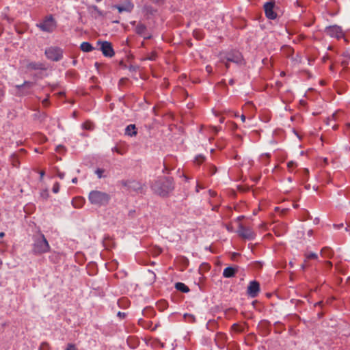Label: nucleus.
<instances>
[{
	"label": "nucleus",
	"instance_id": "nucleus-9",
	"mask_svg": "<svg viewBox=\"0 0 350 350\" xmlns=\"http://www.w3.org/2000/svg\"><path fill=\"white\" fill-rule=\"evenodd\" d=\"M263 7H264L265 16L267 18H268L269 19H271V20L276 18L277 14L274 12V7H275L274 2H272V1L266 2L264 4Z\"/></svg>",
	"mask_w": 350,
	"mask_h": 350
},
{
	"label": "nucleus",
	"instance_id": "nucleus-38",
	"mask_svg": "<svg viewBox=\"0 0 350 350\" xmlns=\"http://www.w3.org/2000/svg\"><path fill=\"white\" fill-rule=\"evenodd\" d=\"M42 103L44 106L46 107L49 103V99L47 98H44V100H42Z\"/></svg>",
	"mask_w": 350,
	"mask_h": 350
},
{
	"label": "nucleus",
	"instance_id": "nucleus-51",
	"mask_svg": "<svg viewBox=\"0 0 350 350\" xmlns=\"http://www.w3.org/2000/svg\"><path fill=\"white\" fill-rule=\"evenodd\" d=\"M304 171H305L306 174H308L309 173V171H308V169H305Z\"/></svg>",
	"mask_w": 350,
	"mask_h": 350
},
{
	"label": "nucleus",
	"instance_id": "nucleus-55",
	"mask_svg": "<svg viewBox=\"0 0 350 350\" xmlns=\"http://www.w3.org/2000/svg\"><path fill=\"white\" fill-rule=\"evenodd\" d=\"M293 206H294V208H297L298 205L297 204H294Z\"/></svg>",
	"mask_w": 350,
	"mask_h": 350
},
{
	"label": "nucleus",
	"instance_id": "nucleus-28",
	"mask_svg": "<svg viewBox=\"0 0 350 350\" xmlns=\"http://www.w3.org/2000/svg\"><path fill=\"white\" fill-rule=\"evenodd\" d=\"M232 328L233 330L237 332H241L243 330V327L237 323L233 324Z\"/></svg>",
	"mask_w": 350,
	"mask_h": 350
},
{
	"label": "nucleus",
	"instance_id": "nucleus-3",
	"mask_svg": "<svg viewBox=\"0 0 350 350\" xmlns=\"http://www.w3.org/2000/svg\"><path fill=\"white\" fill-rule=\"evenodd\" d=\"M50 245L43 234L35 235L33 237V252L35 254L48 252Z\"/></svg>",
	"mask_w": 350,
	"mask_h": 350
},
{
	"label": "nucleus",
	"instance_id": "nucleus-5",
	"mask_svg": "<svg viewBox=\"0 0 350 350\" xmlns=\"http://www.w3.org/2000/svg\"><path fill=\"white\" fill-rule=\"evenodd\" d=\"M36 26L44 32L52 33L56 29L57 25L55 19L50 14L46 16Z\"/></svg>",
	"mask_w": 350,
	"mask_h": 350
},
{
	"label": "nucleus",
	"instance_id": "nucleus-36",
	"mask_svg": "<svg viewBox=\"0 0 350 350\" xmlns=\"http://www.w3.org/2000/svg\"><path fill=\"white\" fill-rule=\"evenodd\" d=\"M212 70H213V68L211 67V66L210 65H208L206 66V71L208 72V73H211L212 72Z\"/></svg>",
	"mask_w": 350,
	"mask_h": 350
},
{
	"label": "nucleus",
	"instance_id": "nucleus-25",
	"mask_svg": "<svg viewBox=\"0 0 350 350\" xmlns=\"http://www.w3.org/2000/svg\"><path fill=\"white\" fill-rule=\"evenodd\" d=\"M184 317L188 322H194L196 321L194 315L191 314H185Z\"/></svg>",
	"mask_w": 350,
	"mask_h": 350
},
{
	"label": "nucleus",
	"instance_id": "nucleus-32",
	"mask_svg": "<svg viewBox=\"0 0 350 350\" xmlns=\"http://www.w3.org/2000/svg\"><path fill=\"white\" fill-rule=\"evenodd\" d=\"M210 129L215 134H217L221 130V127L220 126L217 127V126H211Z\"/></svg>",
	"mask_w": 350,
	"mask_h": 350
},
{
	"label": "nucleus",
	"instance_id": "nucleus-53",
	"mask_svg": "<svg viewBox=\"0 0 350 350\" xmlns=\"http://www.w3.org/2000/svg\"><path fill=\"white\" fill-rule=\"evenodd\" d=\"M301 267H302L303 269H305L306 265L305 264L302 265Z\"/></svg>",
	"mask_w": 350,
	"mask_h": 350
},
{
	"label": "nucleus",
	"instance_id": "nucleus-16",
	"mask_svg": "<svg viewBox=\"0 0 350 350\" xmlns=\"http://www.w3.org/2000/svg\"><path fill=\"white\" fill-rule=\"evenodd\" d=\"M237 272L236 268L232 267H228L224 269L223 276L226 278L234 277Z\"/></svg>",
	"mask_w": 350,
	"mask_h": 350
},
{
	"label": "nucleus",
	"instance_id": "nucleus-4",
	"mask_svg": "<svg viewBox=\"0 0 350 350\" xmlns=\"http://www.w3.org/2000/svg\"><path fill=\"white\" fill-rule=\"evenodd\" d=\"M242 60L243 57L241 53L238 51L230 52L227 53H221L219 55L220 62L224 64L227 70L230 67V62L241 64Z\"/></svg>",
	"mask_w": 350,
	"mask_h": 350
},
{
	"label": "nucleus",
	"instance_id": "nucleus-57",
	"mask_svg": "<svg viewBox=\"0 0 350 350\" xmlns=\"http://www.w3.org/2000/svg\"><path fill=\"white\" fill-rule=\"evenodd\" d=\"M146 311H151V309H146Z\"/></svg>",
	"mask_w": 350,
	"mask_h": 350
},
{
	"label": "nucleus",
	"instance_id": "nucleus-10",
	"mask_svg": "<svg viewBox=\"0 0 350 350\" xmlns=\"http://www.w3.org/2000/svg\"><path fill=\"white\" fill-rule=\"evenodd\" d=\"M260 292V284L256 281H251L247 286V293L252 298L256 297Z\"/></svg>",
	"mask_w": 350,
	"mask_h": 350
},
{
	"label": "nucleus",
	"instance_id": "nucleus-48",
	"mask_svg": "<svg viewBox=\"0 0 350 350\" xmlns=\"http://www.w3.org/2000/svg\"><path fill=\"white\" fill-rule=\"evenodd\" d=\"M114 149L116 150V151L118 153H119V154H122V152H120V150H119L117 148H114Z\"/></svg>",
	"mask_w": 350,
	"mask_h": 350
},
{
	"label": "nucleus",
	"instance_id": "nucleus-40",
	"mask_svg": "<svg viewBox=\"0 0 350 350\" xmlns=\"http://www.w3.org/2000/svg\"><path fill=\"white\" fill-rule=\"evenodd\" d=\"M57 176L59 178L63 179L64 178V173L58 172Z\"/></svg>",
	"mask_w": 350,
	"mask_h": 350
},
{
	"label": "nucleus",
	"instance_id": "nucleus-15",
	"mask_svg": "<svg viewBox=\"0 0 350 350\" xmlns=\"http://www.w3.org/2000/svg\"><path fill=\"white\" fill-rule=\"evenodd\" d=\"M227 338L228 337L224 333L217 332L215 335V340L217 346L221 347L225 345Z\"/></svg>",
	"mask_w": 350,
	"mask_h": 350
},
{
	"label": "nucleus",
	"instance_id": "nucleus-20",
	"mask_svg": "<svg viewBox=\"0 0 350 350\" xmlns=\"http://www.w3.org/2000/svg\"><path fill=\"white\" fill-rule=\"evenodd\" d=\"M175 287L177 290H178L183 293H187L189 291V287L187 286H186L184 283H182V282L176 283Z\"/></svg>",
	"mask_w": 350,
	"mask_h": 350
},
{
	"label": "nucleus",
	"instance_id": "nucleus-56",
	"mask_svg": "<svg viewBox=\"0 0 350 350\" xmlns=\"http://www.w3.org/2000/svg\"><path fill=\"white\" fill-rule=\"evenodd\" d=\"M230 84H233V81H232V80H230Z\"/></svg>",
	"mask_w": 350,
	"mask_h": 350
},
{
	"label": "nucleus",
	"instance_id": "nucleus-59",
	"mask_svg": "<svg viewBox=\"0 0 350 350\" xmlns=\"http://www.w3.org/2000/svg\"><path fill=\"white\" fill-rule=\"evenodd\" d=\"M44 345H47L45 343H42V346H44Z\"/></svg>",
	"mask_w": 350,
	"mask_h": 350
},
{
	"label": "nucleus",
	"instance_id": "nucleus-19",
	"mask_svg": "<svg viewBox=\"0 0 350 350\" xmlns=\"http://www.w3.org/2000/svg\"><path fill=\"white\" fill-rule=\"evenodd\" d=\"M80 49L83 52H90L93 51L94 47L92 46V44L88 42H83L81 44Z\"/></svg>",
	"mask_w": 350,
	"mask_h": 350
},
{
	"label": "nucleus",
	"instance_id": "nucleus-47",
	"mask_svg": "<svg viewBox=\"0 0 350 350\" xmlns=\"http://www.w3.org/2000/svg\"><path fill=\"white\" fill-rule=\"evenodd\" d=\"M72 183H75V184L77 183V178H73L72 179Z\"/></svg>",
	"mask_w": 350,
	"mask_h": 350
},
{
	"label": "nucleus",
	"instance_id": "nucleus-8",
	"mask_svg": "<svg viewBox=\"0 0 350 350\" xmlns=\"http://www.w3.org/2000/svg\"><path fill=\"white\" fill-rule=\"evenodd\" d=\"M325 31L328 36L337 39H340L345 36L342 28L338 25L329 26L325 29Z\"/></svg>",
	"mask_w": 350,
	"mask_h": 350
},
{
	"label": "nucleus",
	"instance_id": "nucleus-14",
	"mask_svg": "<svg viewBox=\"0 0 350 350\" xmlns=\"http://www.w3.org/2000/svg\"><path fill=\"white\" fill-rule=\"evenodd\" d=\"M114 8L117 9L120 13L123 12H131L133 9L134 5L132 3L128 2L124 5H114Z\"/></svg>",
	"mask_w": 350,
	"mask_h": 350
},
{
	"label": "nucleus",
	"instance_id": "nucleus-7",
	"mask_svg": "<svg viewBox=\"0 0 350 350\" xmlns=\"http://www.w3.org/2000/svg\"><path fill=\"white\" fill-rule=\"evenodd\" d=\"M97 44L100 46V49L105 57H111L115 53L111 42L107 41H98Z\"/></svg>",
	"mask_w": 350,
	"mask_h": 350
},
{
	"label": "nucleus",
	"instance_id": "nucleus-12",
	"mask_svg": "<svg viewBox=\"0 0 350 350\" xmlns=\"http://www.w3.org/2000/svg\"><path fill=\"white\" fill-rule=\"evenodd\" d=\"M124 185L126 186L129 189L135 191L136 192L142 193L144 185L135 180H127L124 183Z\"/></svg>",
	"mask_w": 350,
	"mask_h": 350
},
{
	"label": "nucleus",
	"instance_id": "nucleus-60",
	"mask_svg": "<svg viewBox=\"0 0 350 350\" xmlns=\"http://www.w3.org/2000/svg\"><path fill=\"white\" fill-rule=\"evenodd\" d=\"M97 2H100L102 0H96Z\"/></svg>",
	"mask_w": 350,
	"mask_h": 350
},
{
	"label": "nucleus",
	"instance_id": "nucleus-42",
	"mask_svg": "<svg viewBox=\"0 0 350 350\" xmlns=\"http://www.w3.org/2000/svg\"><path fill=\"white\" fill-rule=\"evenodd\" d=\"M325 265L328 268H331L332 267V263L330 261H326Z\"/></svg>",
	"mask_w": 350,
	"mask_h": 350
},
{
	"label": "nucleus",
	"instance_id": "nucleus-27",
	"mask_svg": "<svg viewBox=\"0 0 350 350\" xmlns=\"http://www.w3.org/2000/svg\"><path fill=\"white\" fill-rule=\"evenodd\" d=\"M83 126L87 130H92L94 128V125L91 122H85Z\"/></svg>",
	"mask_w": 350,
	"mask_h": 350
},
{
	"label": "nucleus",
	"instance_id": "nucleus-46",
	"mask_svg": "<svg viewBox=\"0 0 350 350\" xmlns=\"http://www.w3.org/2000/svg\"><path fill=\"white\" fill-rule=\"evenodd\" d=\"M241 119L242 122H244L245 121V115H243V114L241 115Z\"/></svg>",
	"mask_w": 350,
	"mask_h": 350
},
{
	"label": "nucleus",
	"instance_id": "nucleus-22",
	"mask_svg": "<svg viewBox=\"0 0 350 350\" xmlns=\"http://www.w3.org/2000/svg\"><path fill=\"white\" fill-rule=\"evenodd\" d=\"M91 9H92V12H94L96 14V16H105V13L103 11L100 10L96 5L91 6Z\"/></svg>",
	"mask_w": 350,
	"mask_h": 350
},
{
	"label": "nucleus",
	"instance_id": "nucleus-49",
	"mask_svg": "<svg viewBox=\"0 0 350 350\" xmlns=\"http://www.w3.org/2000/svg\"><path fill=\"white\" fill-rule=\"evenodd\" d=\"M4 236H5V233L3 232H0V237L3 238V237H4Z\"/></svg>",
	"mask_w": 350,
	"mask_h": 350
},
{
	"label": "nucleus",
	"instance_id": "nucleus-58",
	"mask_svg": "<svg viewBox=\"0 0 350 350\" xmlns=\"http://www.w3.org/2000/svg\"><path fill=\"white\" fill-rule=\"evenodd\" d=\"M321 304V302H318L316 304V305H319Z\"/></svg>",
	"mask_w": 350,
	"mask_h": 350
},
{
	"label": "nucleus",
	"instance_id": "nucleus-30",
	"mask_svg": "<svg viewBox=\"0 0 350 350\" xmlns=\"http://www.w3.org/2000/svg\"><path fill=\"white\" fill-rule=\"evenodd\" d=\"M59 188H60L59 183L57 182L55 183V184L53 186V189H52L53 192L54 193H57L59 191Z\"/></svg>",
	"mask_w": 350,
	"mask_h": 350
},
{
	"label": "nucleus",
	"instance_id": "nucleus-29",
	"mask_svg": "<svg viewBox=\"0 0 350 350\" xmlns=\"http://www.w3.org/2000/svg\"><path fill=\"white\" fill-rule=\"evenodd\" d=\"M156 57H157V53L153 51L147 55L146 59L152 61V60H155Z\"/></svg>",
	"mask_w": 350,
	"mask_h": 350
},
{
	"label": "nucleus",
	"instance_id": "nucleus-13",
	"mask_svg": "<svg viewBox=\"0 0 350 350\" xmlns=\"http://www.w3.org/2000/svg\"><path fill=\"white\" fill-rule=\"evenodd\" d=\"M146 27L142 23H138L135 27V32L143 36L144 39H150L151 38L150 35H148L146 33Z\"/></svg>",
	"mask_w": 350,
	"mask_h": 350
},
{
	"label": "nucleus",
	"instance_id": "nucleus-26",
	"mask_svg": "<svg viewBox=\"0 0 350 350\" xmlns=\"http://www.w3.org/2000/svg\"><path fill=\"white\" fill-rule=\"evenodd\" d=\"M204 161V157L201 154L196 156L195 158V162L196 163H198V165L202 163Z\"/></svg>",
	"mask_w": 350,
	"mask_h": 350
},
{
	"label": "nucleus",
	"instance_id": "nucleus-35",
	"mask_svg": "<svg viewBox=\"0 0 350 350\" xmlns=\"http://www.w3.org/2000/svg\"><path fill=\"white\" fill-rule=\"evenodd\" d=\"M29 67L33 69H38V68H39V67L37 66V64L36 63H31V64H29Z\"/></svg>",
	"mask_w": 350,
	"mask_h": 350
},
{
	"label": "nucleus",
	"instance_id": "nucleus-24",
	"mask_svg": "<svg viewBox=\"0 0 350 350\" xmlns=\"http://www.w3.org/2000/svg\"><path fill=\"white\" fill-rule=\"evenodd\" d=\"M305 256H306V260L317 259V258H318L317 254L316 253H314V252H310V253H308V254H306Z\"/></svg>",
	"mask_w": 350,
	"mask_h": 350
},
{
	"label": "nucleus",
	"instance_id": "nucleus-37",
	"mask_svg": "<svg viewBox=\"0 0 350 350\" xmlns=\"http://www.w3.org/2000/svg\"><path fill=\"white\" fill-rule=\"evenodd\" d=\"M151 1L154 3L161 4L164 2V0H151Z\"/></svg>",
	"mask_w": 350,
	"mask_h": 350
},
{
	"label": "nucleus",
	"instance_id": "nucleus-52",
	"mask_svg": "<svg viewBox=\"0 0 350 350\" xmlns=\"http://www.w3.org/2000/svg\"><path fill=\"white\" fill-rule=\"evenodd\" d=\"M196 191H197V192H198V191H199V185H197Z\"/></svg>",
	"mask_w": 350,
	"mask_h": 350
},
{
	"label": "nucleus",
	"instance_id": "nucleus-39",
	"mask_svg": "<svg viewBox=\"0 0 350 350\" xmlns=\"http://www.w3.org/2000/svg\"><path fill=\"white\" fill-rule=\"evenodd\" d=\"M295 165V162H293V161H289V162L288 163V165H288V168H291V167H293Z\"/></svg>",
	"mask_w": 350,
	"mask_h": 350
},
{
	"label": "nucleus",
	"instance_id": "nucleus-43",
	"mask_svg": "<svg viewBox=\"0 0 350 350\" xmlns=\"http://www.w3.org/2000/svg\"><path fill=\"white\" fill-rule=\"evenodd\" d=\"M211 170H212L211 171V174L213 175V174H214L216 172L217 170H216V167L215 166H213Z\"/></svg>",
	"mask_w": 350,
	"mask_h": 350
},
{
	"label": "nucleus",
	"instance_id": "nucleus-33",
	"mask_svg": "<svg viewBox=\"0 0 350 350\" xmlns=\"http://www.w3.org/2000/svg\"><path fill=\"white\" fill-rule=\"evenodd\" d=\"M103 172L104 171L102 169H97L95 172L97 174L98 177L99 178H100L102 177V174H103Z\"/></svg>",
	"mask_w": 350,
	"mask_h": 350
},
{
	"label": "nucleus",
	"instance_id": "nucleus-54",
	"mask_svg": "<svg viewBox=\"0 0 350 350\" xmlns=\"http://www.w3.org/2000/svg\"><path fill=\"white\" fill-rule=\"evenodd\" d=\"M347 126L348 128H350V123L347 124Z\"/></svg>",
	"mask_w": 350,
	"mask_h": 350
},
{
	"label": "nucleus",
	"instance_id": "nucleus-41",
	"mask_svg": "<svg viewBox=\"0 0 350 350\" xmlns=\"http://www.w3.org/2000/svg\"><path fill=\"white\" fill-rule=\"evenodd\" d=\"M118 316L120 318H124L126 316V314L124 312H118Z\"/></svg>",
	"mask_w": 350,
	"mask_h": 350
},
{
	"label": "nucleus",
	"instance_id": "nucleus-44",
	"mask_svg": "<svg viewBox=\"0 0 350 350\" xmlns=\"http://www.w3.org/2000/svg\"><path fill=\"white\" fill-rule=\"evenodd\" d=\"M40 180H42L44 176V171H40Z\"/></svg>",
	"mask_w": 350,
	"mask_h": 350
},
{
	"label": "nucleus",
	"instance_id": "nucleus-11",
	"mask_svg": "<svg viewBox=\"0 0 350 350\" xmlns=\"http://www.w3.org/2000/svg\"><path fill=\"white\" fill-rule=\"evenodd\" d=\"M238 232L239 236L246 239L252 240L255 237V233L251 228L243 226H240Z\"/></svg>",
	"mask_w": 350,
	"mask_h": 350
},
{
	"label": "nucleus",
	"instance_id": "nucleus-21",
	"mask_svg": "<svg viewBox=\"0 0 350 350\" xmlns=\"http://www.w3.org/2000/svg\"><path fill=\"white\" fill-rule=\"evenodd\" d=\"M321 255L325 257H330L332 255V250L329 247H324L321 251Z\"/></svg>",
	"mask_w": 350,
	"mask_h": 350
},
{
	"label": "nucleus",
	"instance_id": "nucleus-31",
	"mask_svg": "<svg viewBox=\"0 0 350 350\" xmlns=\"http://www.w3.org/2000/svg\"><path fill=\"white\" fill-rule=\"evenodd\" d=\"M49 191L48 189H44L40 192V196L44 199H47L49 198Z\"/></svg>",
	"mask_w": 350,
	"mask_h": 350
},
{
	"label": "nucleus",
	"instance_id": "nucleus-2",
	"mask_svg": "<svg viewBox=\"0 0 350 350\" xmlns=\"http://www.w3.org/2000/svg\"><path fill=\"white\" fill-rule=\"evenodd\" d=\"M90 203L97 206H106L110 199V196L105 193L98 190L92 191L88 196Z\"/></svg>",
	"mask_w": 350,
	"mask_h": 350
},
{
	"label": "nucleus",
	"instance_id": "nucleus-34",
	"mask_svg": "<svg viewBox=\"0 0 350 350\" xmlns=\"http://www.w3.org/2000/svg\"><path fill=\"white\" fill-rule=\"evenodd\" d=\"M66 350H77L75 346L72 344H68Z\"/></svg>",
	"mask_w": 350,
	"mask_h": 350
},
{
	"label": "nucleus",
	"instance_id": "nucleus-17",
	"mask_svg": "<svg viewBox=\"0 0 350 350\" xmlns=\"http://www.w3.org/2000/svg\"><path fill=\"white\" fill-rule=\"evenodd\" d=\"M137 129L135 124H129L125 129V135L133 137L137 135Z\"/></svg>",
	"mask_w": 350,
	"mask_h": 350
},
{
	"label": "nucleus",
	"instance_id": "nucleus-45",
	"mask_svg": "<svg viewBox=\"0 0 350 350\" xmlns=\"http://www.w3.org/2000/svg\"><path fill=\"white\" fill-rule=\"evenodd\" d=\"M329 59V57L327 55H325L323 57L322 60L323 62H325Z\"/></svg>",
	"mask_w": 350,
	"mask_h": 350
},
{
	"label": "nucleus",
	"instance_id": "nucleus-23",
	"mask_svg": "<svg viewBox=\"0 0 350 350\" xmlns=\"http://www.w3.org/2000/svg\"><path fill=\"white\" fill-rule=\"evenodd\" d=\"M33 85V83L31 82H29V81H25L23 84L21 85H16V88L18 90H21L22 88H24V87H27L28 88H31Z\"/></svg>",
	"mask_w": 350,
	"mask_h": 350
},
{
	"label": "nucleus",
	"instance_id": "nucleus-1",
	"mask_svg": "<svg viewBox=\"0 0 350 350\" xmlns=\"http://www.w3.org/2000/svg\"><path fill=\"white\" fill-rule=\"evenodd\" d=\"M151 189L160 196H167L174 189L173 179L165 176L159 177L152 183Z\"/></svg>",
	"mask_w": 350,
	"mask_h": 350
},
{
	"label": "nucleus",
	"instance_id": "nucleus-18",
	"mask_svg": "<svg viewBox=\"0 0 350 350\" xmlns=\"http://www.w3.org/2000/svg\"><path fill=\"white\" fill-rule=\"evenodd\" d=\"M84 203L85 199L82 197H76L72 201L73 206L77 208L82 207Z\"/></svg>",
	"mask_w": 350,
	"mask_h": 350
},
{
	"label": "nucleus",
	"instance_id": "nucleus-6",
	"mask_svg": "<svg viewBox=\"0 0 350 350\" xmlns=\"http://www.w3.org/2000/svg\"><path fill=\"white\" fill-rule=\"evenodd\" d=\"M44 54L47 59L59 62L63 58V50L60 47L51 46L45 49Z\"/></svg>",
	"mask_w": 350,
	"mask_h": 350
},
{
	"label": "nucleus",
	"instance_id": "nucleus-50",
	"mask_svg": "<svg viewBox=\"0 0 350 350\" xmlns=\"http://www.w3.org/2000/svg\"><path fill=\"white\" fill-rule=\"evenodd\" d=\"M224 118H220V119H219V122H220V123H223V122H224Z\"/></svg>",
	"mask_w": 350,
	"mask_h": 350
}]
</instances>
